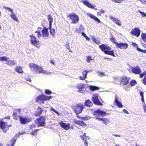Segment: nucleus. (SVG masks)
<instances>
[{
    "instance_id": "64",
    "label": "nucleus",
    "mask_w": 146,
    "mask_h": 146,
    "mask_svg": "<svg viewBox=\"0 0 146 146\" xmlns=\"http://www.w3.org/2000/svg\"><path fill=\"white\" fill-rule=\"evenodd\" d=\"M143 109H144V111L146 112V106L145 104L144 103L143 104Z\"/></svg>"
},
{
    "instance_id": "39",
    "label": "nucleus",
    "mask_w": 146,
    "mask_h": 146,
    "mask_svg": "<svg viewBox=\"0 0 146 146\" xmlns=\"http://www.w3.org/2000/svg\"><path fill=\"white\" fill-rule=\"evenodd\" d=\"M3 7L4 8L6 9V10H8V11L10 12L11 13H13V9H11L10 8L8 7Z\"/></svg>"
},
{
    "instance_id": "48",
    "label": "nucleus",
    "mask_w": 146,
    "mask_h": 146,
    "mask_svg": "<svg viewBox=\"0 0 146 146\" xmlns=\"http://www.w3.org/2000/svg\"><path fill=\"white\" fill-rule=\"evenodd\" d=\"M45 92L46 94H50L52 93V92L49 90L46 89L45 90Z\"/></svg>"
},
{
    "instance_id": "49",
    "label": "nucleus",
    "mask_w": 146,
    "mask_h": 146,
    "mask_svg": "<svg viewBox=\"0 0 146 146\" xmlns=\"http://www.w3.org/2000/svg\"><path fill=\"white\" fill-rule=\"evenodd\" d=\"M138 12L143 17H145L146 16V15L144 12H142L140 10H139Z\"/></svg>"
},
{
    "instance_id": "55",
    "label": "nucleus",
    "mask_w": 146,
    "mask_h": 146,
    "mask_svg": "<svg viewBox=\"0 0 146 146\" xmlns=\"http://www.w3.org/2000/svg\"><path fill=\"white\" fill-rule=\"evenodd\" d=\"M132 45L134 47L136 48L137 49V50H138V49H139V48L138 47V45L135 43L133 42L132 43Z\"/></svg>"
},
{
    "instance_id": "28",
    "label": "nucleus",
    "mask_w": 146,
    "mask_h": 146,
    "mask_svg": "<svg viewBox=\"0 0 146 146\" xmlns=\"http://www.w3.org/2000/svg\"><path fill=\"white\" fill-rule=\"evenodd\" d=\"M42 110L40 108H38L37 112L35 113V115L36 116L39 115L42 113Z\"/></svg>"
},
{
    "instance_id": "30",
    "label": "nucleus",
    "mask_w": 146,
    "mask_h": 146,
    "mask_svg": "<svg viewBox=\"0 0 146 146\" xmlns=\"http://www.w3.org/2000/svg\"><path fill=\"white\" fill-rule=\"evenodd\" d=\"M85 106L90 107L92 106V103L90 100H87L85 102Z\"/></svg>"
},
{
    "instance_id": "32",
    "label": "nucleus",
    "mask_w": 146,
    "mask_h": 146,
    "mask_svg": "<svg viewBox=\"0 0 146 146\" xmlns=\"http://www.w3.org/2000/svg\"><path fill=\"white\" fill-rule=\"evenodd\" d=\"M15 62L13 60H10L7 61V64L10 66H13L15 64Z\"/></svg>"
},
{
    "instance_id": "63",
    "label": "nucleus",
    "mask_w": 146,
    "mask_h": 146,
    "mask_svg": "<svg viewBox=\"0 0 146 146\" xmlns=\"http://www.w3.org/2000/svg\"><path fill=\"white\" fill-rule=\"evenodd\" d=\"M38 131V129H36L34 131V132L32 133H31L33 135H36V134L35 133H36Z\"/></svg>"
},
{
    "instance_id": "7",
    "label": "nucleus",
    "mask_w": 146,
    "mask_h": 146,
    "mask_svg": "<svg viewBox=\"0 0 146 146\" xmlns=\"http://www.w3.org/2000/svg\"><path fill=\"white\" fill-rule=\"evenodd\" d=\"M30 41L32 45L34 46L37 48H39L40 47L39 43L38 40H37L35 37L33 35L30 36Z\"/></svg>"
},
{
    "instance_id": "6",
    "label": "nucleus",
    "mask_w": 146,
    "mask_h": 146,
    "mask_svg": "<svg viewBox=\"0 0 146 146\" xmlns=\"http://www.w3.org/2000/svg\"><path fill=\"white\" fill-rule=\"evenodd\" d=\"M67 17L70 18V19L72 21L71 23H76L79 20L78 16L75 14H70Z\"/></svg>"
},
{
    "instance_id": "29",
    "label": "nucleus",
    "mask_w": 146,
    "mask_h": 146,
    "mask_svg": "<svg viewBox=\"0 0 146 146\" xmlns=\"http://www.w3.org/2000/svg\"><path fill=\"white\" fill-rule=\"evenodd\" d=\"M10 16L11 18L13 20L16 21H18L19 20L16 16V15L13 13H11Z\"/></svg>"
},
{
    "instance_id": "43",
    "label": "nucleus",
    "mask_w": 146,
    "mask_h": 146,
    "mask_svg": "<svg viewBox=\"0 0 146 146\" xmlns=\"http://www.w3.org/2000/svg\"><path fill=\"white\" fill-rule=\"evenodd\" d=\"M137 84L136 81L135 80H132L130 82V85L131 86H133Z\"/></svg>"
},
{
    "instance_id": "58",
    "label": "nucleus",
    "mask_w": 146,
    "mask_h": 146,
    "mask_svg": "<svg viewBox=\"0 0 146 146\" xmlns=\"http://www.w3.org/2000/svg\"><path fill=\"white\" fill-rule=\"evenodd\" d=\"M110 40L113 42L115 44L116 39L113 38V37H112L110 39Z\"/></svg>"
},
{
    "instance_id": "46",
    "label": "nucleus",
    "mask_w": 146,
    "mask_h": 146,
    "mask_svg": "<svg viewBox=\"0 0 146 146\" xmlns=\"http://www.w3.org/2000/svg\"><path fill=\"white\" fill-rule=\"evenodd\" d=\"M92 59L90 56H88L87 57L86 60L89 63L90 62Z\"/></svg>"
},
{
    "instance_id": "26",
    "label": "nucleus",
    "mask_w": 146,
    "mask_h": 146,
    "mask_svg": "<svg viewBox=\"0 0 146 146\" xmlns=\"http://www.w3.org/2000/svg\"><path fill=\"white\" fill-rule=\"evenodd\" d=\"M15 71L19 74H22L23 73L22 67L20 66H17L15 69Z\"/></svg>"
},
{
    "instance_id": "42",
    "label": "nucleus",
    "mask_w": 146,
    "mask_h": 146,
    "mask_svg": "<svg viewBox=\"0 0 146 146\" xmlns=\"http://www.w3.org/2000/svg\"><path fill=\"white\" fill-rule=\"evenodd\" d=\"M81 33L82 35L86 38L87 40L89 41L90 40V38L86 35V34L84 33L81 32Z\"/></svg>"
},
{
    "instance_id": "38",
    "label": "nucleus",
    "mask_w": 146,
    "mask_h": 146,
    "mask_svg": "<svg viewBox=\"0 0 146 146\" xmlns=\"http://www.w3.org/2000/svg\"><path fill=\"white\" fill-rule=\"evenodd\" d=\"M124 88L126 91L129 90L130 88V86L129 84H127L126 85H124Z\"/></svg>"
},
{
    "instance_id": "1",
    "label": "nucleus",
    "mask_w": 146,
    "mask_h": 146,
    "mask_svg": "<svg viewBox=\"0 0 146 146\" xmlns=\"http://www.w3.org/2000/svg\"><path fill=\"white\" fill-rule=\"evenodd\" d=\"M29 66L31 70L33 71H35L39 73H42V74L47 75H49L51 74L49 72H48L46 70H43L41 66L34 63L30 64H29Z\"/></svg>"
},
{
    "instance_id": "2",
    "label": "nucleus",
    "mask_w": 146,
    "mask_h": 146,
    "mask_svg": "<svg viewBox=\"0 0 146 146\" xmlns=\"http://www.w3.org/2000/svg\"><path fill=\"white\" fill-rule=\"evenodd\" d=\"M99 47L106 54L115 56L113 51L107 45L102 44L99 45Z\"/></svg>"
},
{
    "instance_id": "51",
    "label": "nucleus",
    "mask_w": 146,
    "mask_h": 146,
    "mask_svg": "<svg viewBox=\"0 0 146 146\" xmlns=\"http://www.w3.org/2000/svg\"><path fill=\"white\" fill-rule=\"evenodd\" d=\"M69 43L68 42H66L65 43V45L66 48L69 50V51L70 52H72L70 49H69Z\"/></svg>"
},
{
    "instance_id": "36",
    "label": "nucleus",
    "mask_w": 146,
    "mask_h": 146,
    "mask_svg": "<svg viewBox=\"0 0 146 146\" xmlns=\"http://www.w3.org/2000/svg\"><path fill=\"white\" fill-rule=\"evenodd\" d=\"M9 59V58L5 56H1L0 57V60L2 61H7Z\"/></svg>"
},
{
    "instance_id": "12",
    "label": "nucleus",
    "mask_w": 146,
    "mask_h": 146,
    "mask_svg": "<svg viewBox=\"0 0 146 146\" xmlns=\"http://www.w3.org/2000/svg\"><path fill=\"white\" fill-rule=\"evenodd\" d=\"M115 45L117 48L121 49H126L128 46V45L127 43L121 42L119 43L115 42Z\"/></svg>"
},
{
    "instance_id": "62",
    "label": "nucleus",
    "mask_w": 146,
    "mask_h": 146,
    "mask_svg": "<svg viewBox=\"0 0 146 146\" xmlns=\"http://www.w3.org/2000/svg\"><path fill=\"white\" fill-rule=\"evenodd\" d=\"M36 127V125H35L34 124H32L31 125V126L30 127V129H33V128H35Z\"/></svg>"
},
{
    "instance_id": "4",
    "label": "nucleus",
    "mask_w": 146,
    "mask_h": 146,
    "mask_svg": "<svg viewBox=\"0 0 146 146\" xmlns=\"http://www.w3.org/2000/svg\"><path fill=\"white\" fill-rule=\"evenodd\" d=\"M11 126V125H8L6 122L0 121V129H1L4 133H6L9 129V127Z\"/></svg>"
},
{
    "instance_id": "25",
    "label": "nucleus",
    "mask_w": 146,
    "mask_h": 146,
    "mask_svg": "<svg viewBox=\"0 0 146 146\" xmlns=\"http://www.w3.org/2000/svg\"><path fill=\"white\" fill-rule=\"evenodd\" d=\"M80 137L83 141H87L88 139H89V137L86 136L85 133H84L82 135H80Z\"/></svg>"
},
{
    "instance_id": "44",
    "label": "nucleus",
    "mask_w": 146,
    "mask_h": 146,
    "mask_svg": "<svg viewBox=\"0 0 146 146\" xmlns=\"http://www.w3.org/2000/svg\"><path fill=\"white\" fill-rule=\"evenodd\" d=\"M84 84H80L77 86V87L79 89H83L84 88Z\"/></svg>"
},
{
    "instance_id": "23",
    "label": "nucleus",
    "mask_w": 146,
    "mask_h": 146,
    "mask_svg": "<svg viewBox=\"0 0 146 146\" xmlns=\"http://www.w3.org/2000/svg\"><path fill=\"white\" fill-rule=\"evenodd\" d=\"M74 122L78 125L82 126H86V124L82 121H80L79 120H75Z\"/></svg>"
},
{
    "instance_id": "57",
    "label": "nucleus",
    "mask_w": 146,
    "mask_h": 146,
    "mask_svg": "<svg viewBox=\"0 0 146 146\" xmlns=\"http://www.w3.org/2000/svg\"><path fill=\"white\" fill-rule=\"evenodd\" d=\"M146 75V71L143 72V73L139 75L140 78H142L143 76Z\"/></svg>"
},
{
    "instance_id": "56",
    "label": "nucleus",
    "mask_w": 146,
    "mask_h": 146,
    "mask_svg": "<svg viewBox=\"0 0 146 146\" xmlns=\"http://www.w3.org/2000/svg\"><path fill=\"white\" fill-rule=\"evenodd\" d=\"M98 76H99L101 77L104 75V74L103 72H98Z\"/></svg>"
},
{
    "instance_id": "19",
    "label": "nucleus",
    "mask_w": 146,
    "mask_h": 146,
    "mask_svg": "<svg viewBox=\"0 0 146 146\" xmlns=\"http://www.w3.org/2000/svg\"><path fill=\"white\" fill-rule=\"evenodd\" d=\"M96 119L98 121H102L103 123L104 124L106 125L108 124L109 120L106 118H102L100 117H97L96 118Z\"/></svg>"
},
{
    "instance_id": "21",
    "label": "nucleus",
    "mask_w": 146,
    "mask_h": 146,
    "mask_svg": "<svg viewBox=\"0 0 146 146\" xmlns=\"http://www.w3.org/2000/svg\"><path fill=\"white\" fill-rule=\"evenodd\" d=\"M87 15L90 17L91 19L97 21L98 23H100L101 22L99 19L94 15L91 14L90 13H88L87 14Z\"/></svg>"
},
{
    "instance_id": "47",
    "label": "nucleus",
    "mask_w": 146,
    "mask_h": 146,
    "mask_svg": "<svg viewBox=\"0 0 146 146\" xmlns=\"http://www.w3.org/2000/svg\"><path fill=\"white\" fill-rule=\"evenodd\" d=\"M113 79L115 80L120 81H121V78L117 76H116L113 77Z\"/></svg>"
},
{
    "instance_id": "45",
    "label": "nucleus",
    "mask_w": 146,
    "mask_h": 146,
    "mask_svg": "<svg viewBox=\"0 0 146 146\" xmlns=\"http://www.w3.org/2000/svg\"><path fill=\"white\" fill-rule=\"evenodd\" d=\"M105 11L102 9H101L99 12H98L97 14L98 15L101 16L102 14L104 13Z\"/></svg>"
},
{
    "instance_id": "35",
    "label": "nucleus",
    "mask_w": 146,
    "mask_h": 146,
    "mask_svg": "<svg viewBox=\"0 0 146 146\" xmlns=\"http://www.w3.org/2000/svg\"><path fill=\"white\" fill-rule=\"evenodd\" d=\"M51 26H49V29L50 30V33L53 36H54L55 35V31L54 29H52Z\"/></svg>"
},
{
    "instance_id": "41",
    "label": "nucleus",
    "mask_w": 146,
    "mask_h": 146,
    "mask_svg": "<svg viewBox=\"0 0 146 146\" xmlns=\"http://www.w3.org/2000/svg\"><path fill=\"white\" fill-rule=\"evenodd\" d=\"M139 94L140 95L141 97V100L142 102H144V96H143V92H142L140 91L139 92Z\"/></svg>"
},
{
    "instance_id": "15",
    "label": "nucleus",
    "mask_w": 146,
    "mask_h": 146,
    "mask_svg": "<svg viewBox=\"0 0 146 146\" xmlns=\"http://www.w3.org/2000/svg\"><path fill=\"white\" fill-rule=\"evenodd\" d=\"M131 33L132 35H135L138 37L140 35V30L138 28H135L131 30Z\"/></svg>"
},
{
    "instance_id": "20",
    "label": "nucleus",
    "mask_w": 146,
    "mask_h": 146,
    "mask_svg": "<svg viewBox=\"0 0 146 146\" xmlns=\"http://www.w3.org/2000/svg\"><path fill=\"white\" fill-rule=\"evenodd\" d=\"M48 29L45 27H44L42 31V33L43 37H47L48 35Z\"/></svg>"
},
{
    "instance_id": "54",
    "label": "nucleus",
    "mask_w": 146,
    "mask_h": 146,
    "mask_svg": "<svg viewBox=\"0 0 146 146\" xmlns=\"http://www.w3.org/2000/svg\"><path fill=\"white\" fill-rule=\"evenodd\" d=\"M13 142H12L10 146L9 145V144H8L6 146H14V144H15V143L16 141V139H14L13 140Z\"/></svg>"
},
{
    "instance_id": "16",
    "label": "nucleus",
    "mask_w": 146,
    "mask_h": 146,
    "mask_svg": "<svg viewBox=\"0 0 146 146\" xmlns=\"http://www.w3.org/2000/svg\"><path fill=\"white\" fill-rule=\"evenodd\" d=\"M61 127L66 130H68L70 128V124L69 123L66 124L62 121H61L59 123Z\"/></svg>"
},
{
    "instance_id": "37",
    "label": "nucleus",
    "mask_w": 146,
    "mask_h": 146,
    "mask_svg": "<svg viewBox=\"0 0 146 146\" xmlns=\"http://www.w3.org/2000/svg\"><path fill=\"white\" fill-rule=\"evenodd\" d=\"M85 29L82 25H81L79 27V29L77 30V31L79 33H81V31H84Z\"/></svg>"
},
{
    "instance_id": "33",
    "label": "nucleus",
    "mask_w": 146,
    "mask_h": 146,
    "mask_svg": "<svg viewBox=\"0 0 146 146\" xmlns=\"http://www.w3.org/2000/svg\"><path fill=\"white\" fill-rule=\"evenodd\" d=\"M48 19L49 23V26H51L53 22V18L51 15H49L48 16Z\"/></svg>"
},
{
    "instance_id": "59",
    "label": "nucleus",
    "mask_w": 146,
    "mask_h": 146,
    "mask_svg": "<svg viewBox=\"0 0 146 146\" xmlns=\"http://www.w3.org/2000/svg\"><path fill=\"white\" fill-rule=\"evenodd\" d=\"M78 92L82 93H84L85 92L84 90H83V89H79Z\"/></svg>"
},
{
    "instance_id": "5",
    "label": "nucleus",
    "mask_w": 146,
    "mask_h": 146,
    "mask_svg": "<svg viewBox=\"0 0 146 146\" xmlns=\"http://www.w3.org/2000/svg\"><path fill=\"white\" fill-rule=\"evenodd\" d=\"M35 122L38 127L43 126L45 124V117L41 116L35 120Z\"/></svg>"
},
{
    "instance_id": "31",
    "label": "nucleus",
    "mask_w": 146,
    "mask_h": 146,
    "mask_svg": "<svg viewBox=\"0 0 146 146\" xmlns=\"http://www.w3.org/2000/svg\"><path fill=\"white\" fill-rule=\"evenodd\" d=\"M41 29L42 28L40 27L38 28V31H35V35L36 34V35L37 36V37L38 38H39L41 36V34L40 33L39 30V29H40V30H41Z\"/></svg>"
},
{
    "instance_id": "13",
    "label": "nucleus",
    "mask_w": 146,
    "mask_h": 146,
    "mask_svg": "<svg viewBox=\"0 0 146 146\" xmlns=\"http://www.w3.org/2000/svg\"><path fill=\"white\" fill-rule=\"evenodd\" d=\"M121 83L123 85L127 84L130 80L129 77H127L126 76L121 77Z\"/></svg>"
},
{
    "instance_id": "61",
    "label": "nucleus",
    "mask_w": 146,
    "mask_h": 146,
    "mask_svg": "<svg viewBox=\"0 0 146 146\" xmlns=\"http://www.w3.org/2000/svg\"><path fill=\"white\" fill-rule=\"evenodd\" d=\"M138 51L139 52H141L144 53H146V50H142L139 48V49H138Z\"/></svg>"
},
{
    "instance_id": "40",
    "label": "nucleus",
    "mask_w": 146,
    "mask_h": 146,
    "mask_svg": "<svg viewBox=\"0 0 146 146\" xmlns=\"http://www.w3.org/2000/svg\"><path fill=\"white\" fill-rule=\"evenodd\" d=\"M88 71L86 70H84L82 72V75L83 77H84L85 78H87V75Z\"/></svg>"
},
{
    "instance_id": "50",
    "label": "nucleus",
    "mask_w": 146,
    "mask_h": 146,
    "mask_svg": "<svg viewBox=\"0 0 146 146\" xmlns=\"http://www.w3.org/2000/svg\"><path fill=\"white\" fill-rule=\"evenodd\" d=\"M90 117L88 116H86L85 117H82V119L84 120H88L90 119Z\"/></svg>"
},
{
    "instance_id": "27",
    "label": "nucleus",
    "mask_w": 146,
    "mask_h": 146,
    "mask_svg": "<svg viewBox=\"0 0 146 146\" xmlns=\"http://www.w3.org/2000/svg\"><path fill=\"white\" fill-rule=\"evenodd\" d=\"M88 87L90 90L92 91H94L99 89V88L98 87L92 85H89L88 86Z\"/></svg>"
},
{
    "instance_id": "9",
    "label": "nucleus",
    "mask_w": 146,
    "mask_h": 146,
    "mask_svg": "<svg viewBox=\"0 0 146 146\" xmlns=\"http://www.w3.org/2000/svg\"><path fill=\"white\" fill-rule=\"evenodd\" d=\"M100 97V96L98 94H95L93 95L92 97V100L93 102L95 104L98 105H102L99 100V98Z\"/></svg>"
},
{
    "instance_id": "17",
    "label": "nucleus",
    "mask_w": 146,
    "mask_h": 146,
    "mask_svg": "<svg viewBox=\"0 0 146 146\" xmlns=\"http://www.w3.org/2000/svg\"><path fill=\"white\" fill-rule=\"evenodd\" d=\"M109 18L111 21H113L118 25L119 26H121V21L117 19L114 18L111 16H110L109 17Z\"/></svg>"
},
{
    "instance_id": "52",
    "label": "nucleus",
    "mask_w": 146,
    "mask_h": 146,
    "mask_svg": "<svg viewBox=\"0 0 146 146\" xmlns=\"http://www.w3.org/2000/svg\"><path fill=\"white\" fill-rule=\"evenodd\" d=\"M25 132H22L21 133H17L16 135V137H19V136L20 135H22L23 134H25Z\"/></svg>"
},
{
    "instance_id": "24",
    "label": "nucleus",
    "mask_w": 146,
    "mask_h": 146,
    "mask_svg": "<svg viewBox=\"0 0 146 146\" xmlns=\"http://www.w3.org/2000/svg\"><path fill=\"white\" fill-rule=\"evenodd\" d=\"M21 116L19 115V114H17V112H16V111H15L13 113V118L15 120H17Z\"/></svg>"
},
{
    "instance_id": "53",
    "label": "nucleus",
    "mask_w": 146,
    "mask_h": 146,
    "mask_svg": "<svg viewBox=\"0 0 146 146\" xmlns=\"http://www.w3.org/2000/svg\"><path fill=\"white\" fill-rule=\"evenodd\" d=\"M114 3H121L123 0H112Z\"/></svg>"
},
{
    "instance_id": "10",
    "label": "nucleus",
    "mask_w": 146,
    "mask_h": 146,
    "mask_svg": "<svg viewBox=\"0 0 146 146\" xmlns=\"http://www.w3.org/2000/svg\"><path fill=\"white\" fill-rule=\"evenodd\" d=\"M52 96H46L42 94V95L39 96L37 98L38 100H40L42 102V103H43V101H46L48 100H49L52 99Z\"/></svg>"
},
{
    "instance_id": "14",
    "label": "nucleus",
    "mask_w": 146,
    "mask_h": 146,
    "mask_svg": "<svg viewBox=\"0 0 146 146\" xmlns=\"http://www.w3.org/2000/svg\"><path fill=\"white\" fill-rule=\"evenodd\" d=\"M19 119L20 123L22 124H25L31 121V119L22 116L20 117Z\"/></svg>"
},
{
    "instance_id": "11",
    "label": "nucleus",
    "mask_w": 146,
    "mask_h": 146,
    "mask_svg": "<svg viewBox=\"0 0 146 146\" xmlns=\"http://www.w3.org/2000/svg\"><path fill=\"white\" fill-rule=\"evenodd\" d=\"M132 72L135 74H140L141 73L142 71L140 67L139 66H134L132 67L131 68Z\"/></svg>"
},
{
    "instance_id": "3",
    "label": "nucleus",
    "mask_w": 146,
    "mask_h": 146,
    "mask_svg": "<svg viewBox=\"0 0 146 146\" xmlns=\"http://www.w3.org/2000/svg\"><path fill=\"white\" fill-rule=\"evenodd\" d=\"M72 108L73 110L77 115L81 113L84 108L83 105L82 104L73 105Z\"/></svg>"
},
{
    "instance_id": "60",
    "label": "nucleus",
    "mask_w": 146,
    "mask_h": 146,
    "mask_svg": "<svg viewBox=\"0 0 146 146\" xmlns=\"http://www.w3.org/2000/svg\"><path fill=\"white\" fill-rule=\"evenodd\" d=\"M142 82L144 84L146 85V76H145L144 79L142 80Z\"/></svg>"
},
{
    "instance_id": "22",
    "label": "nucleus",
    "mask_w": 146,
    "mask_h": 146,
    "mask_svg": "<svg viewBox=\"0 0 146 146\" xmlns=\"http://www.w3.org/2000/svg\"><path fill=\"white\" fill-rule=\"evenodd\" d=\"M115 102L117 106L119 108H122L123 107V105L121 102H119L118 99L117 98L116 96L115 98Z\"/></svg>"
},
{
    "instance_id": "18",
    "label": "nucleus",
    "mask_w": 146,
    "mask_h": 146,
    "mask_svg": "<svg viewBox=\"0 0 146 146\" xmlns=\"http://www.w3.org/2000/svg\"><path fill=\"white\" fill-rule=\"evenodd\" d=\"M82 1L83 4L88 7L91 9L94 8V6L92 5L90 3L88 0H86L83 1Z\"/></svg>"
},
{
    "instance_id": "8",
    "label": "nucleus",
    "mask_w": 146,
    "mask_h": 146,
    "mask_svg": "<svg viewBox=\"0 0 146 146\" xmlns=\"http://www.w3.org/2000/svg\"><path fill=\"white\" fill-rule=\"evenodd\" d=\"M107 114L106 112L98 109L95 111L93 113V115L95 116V119L97 117H100L101 116H104Z\"/></svg>"
},
{
    "instance_id": "34",
    "label": "nucleus",
    "mask_w": 146,
    "mask_h": 146,
    "mask_svg": "<svg viewBox=\"0 0 146 146\" xmlns=\"http://www.w3.org/2000/svg\"><path fill=\"white\" fill-rule=\"evenodd\" d=\"M141 37L143 40L145 42H146V34L142 33L141 35Z\"/></svg>"
}]
</instances>
